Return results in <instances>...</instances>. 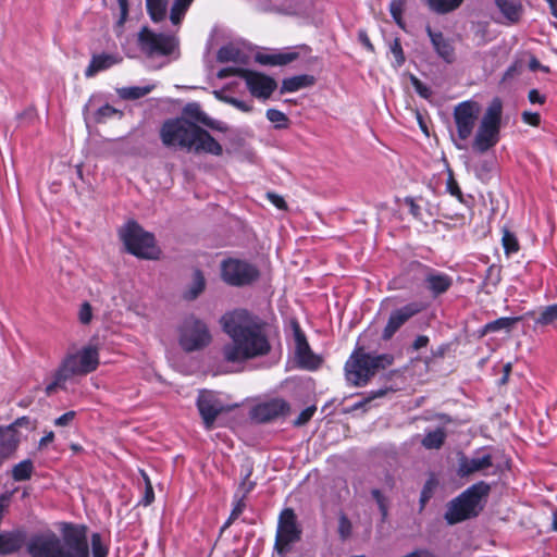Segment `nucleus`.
Wrapping results in <instances>:
<instances>
[{
  "label": "nucleus",
  "mask_w": 557,
  "mask_h": 557,
  "mask_svg": "<svg viewBox=\"0 0 557 557\" xmlns=\"http://www.w3.org/2000/svg\"><path fill=\"white\" fill-rule=\"evenodd\" d=\"M75 416H76L75 411H73V410L67 411L54 420V425L55 426H66L74 420Z\"/></svg>",
  "instance_id": "nucleus-60"
},
{
  "label": "nucleus",
  "mask_w": 557,
  "mask_h": 557,
  "mask_svg": "<svg viewBox=\"0 0 557 557\" xmlns=\"http://www.w3.org/2000/svg\"><path fill=\"white\" fill-rule=\"evenodd\" d=\"M557 322V304L544 307L536 317L535 326H546Z\"/></svg>",
  "instance_id": "nucleus-37"
},
{
  "label": "nucleus",
  "mask_w": 557,
  "mask_h": 557,
  "mask_svg": "<svg viewBox=\"0 0 557 557\" xmlns=\"http://www.w3.org/2000/svg\"><path fill=\"white\" fill-rule=\"evenodd\" d=\"M411 84L416 90V92L423 99H430L433 95L431 88L423 84L419 78L416 76H411Z\"/></svg>",
  "instance_id": "nucleus-48"
},
{
  "label": "nucleus",
  "mask_w": 557,
  "mask_h": 557,
  "mask_svg": "<svg viewBox=\"0 0 557 557\" xmlns=\"http://www.w3.org/2000/svg\"><path fill=\"white\" fill-rule=\"evenodd\" d=\"M206 287V278L200 270H195L193 273V281L189 287L184 293V298L187 300L196 299Z\"/></svg>",
  "instance_id": "nucleus-32"
},
{
  "label": "nucleus",
  "mask_w": 557,
  "mask_h": 557,
  "mask_svg": "<svg viewBox=\"0 0 557 557\" xmlns=\"http://www.w3.org/2000/svg\"><path fill=\"white\" fill-rule=\"evenodd\" d=\"M389 51L393 54L395 67H400L405 63V54L399 38H394L389 44Z\"/></svg>",
  "instance_id": "nucleus-43"
},
{
  "label": "nucleus",
  "mask_w": 557,
  "mask_h": 557,
  "mask_svg": "<svg viewBox=\"0 0 557 557\" xmlns=\"http://www.w3.org/2000/svg\"><path fill=\"white\" fill-rule=\"evenodd\" d=\"M528 99L533 104H543L546 100L545 96L542 95L537 89H531L528 94Z\"/></svg>",
  "instance_id": "nucleus-63"
},
{
  "label": "nucleus",
  "mask_w": 557,
  "mask_h": 557,
  "mask_svg": "<svg viewBox=\"0 0 557 557\" xmlns=\"http://www.w3.org/2000/svg\"><path fill=\"white\" fill-rule=\"evenodd\" d=\"M315 410H317V408L314 406H310V407L305 408L299 413L297 419L294 421V425H296V426L305 425L307 422H309L311 420V418L313 417Z\"/></svg>",
  "instance_id": "nucleus-52"
},
{
  "label": "nucleus",
  "mask_w": 557,
  "mask_h": 557,
  "mask_svg": "<svg viewBox=\"0 0 557 557\" xmlns=\"http://www.w3.org/2000/svg\"><path fill=\"white\" fill-rule=\"evenodd\" d=\"M403 8H404V3L403 1L400 0H394L391 2L389 4V12L394 18V21L397 23V25H399L400 27H404L403 25V18H401V15H403Z\"/></svg>",
  "instance_id": "nucleus-50"
},
{
  "label": "nucleus",
  "mask_w": 557,
  "mask_h": 557,
  "mask_svg": "<svg viewBox=\"0 0 557 557\" xmlns=\"http://www.w3.org/2000/svg\"><path fill=\"white\" fill-rule=\"evenodd\" d=\"M446 433L442 428L428 432L423 440L422 445L428 449H438L444 444Z\"/></svg>",
  "instance_id": "nucleus-35"
},
{
  "label": "nucleus",
  "mask_w": 557,
  "mask_h": 557,
  "mask_svg": "<svg viewBox=\"0 0 557 557\" xmlns=\"http://www.w3.org/2000/svg\"><path fill=\"white\" fill-rule=\"evenodd\" d=\"M301 529L292 508H285L278 516L274 547L281 555L290 549V545L298 542Z\"/></svg>",
  "instance_id": "nucleus-12"
},
{
  "label": "nucleus",
  "mask_w": 557,
  "mask_h": 557,
  "mask_svg": "<svg viewBox=\"0 0 557 557\" xmlns=\"http://www.w3.org/2000/svg\"><path fill=\"white\" fill-rule=\"evenodd\" d=\"M144 479L146 481V491H145V497H144L143 504L145 506H148L153 502L154 493H153V488L150 484V481H149L147 474H145V473H144Z\"/></svg>",
  "instance_id": "nucleus-61"
},
{
  "label": "nucleus",
  "mask_w": 557,
  "mask_h": 557,
  "mask_svg": "<svg viewBox=\"0 0 557 557\" xmlns=\"http://www.w3.org/2000/svg\"><path fill=\"white\" fill-rule=\"evenodd\" d=\"M424 284L434 297L446 293L453 285V277L444 272L426 268Z\"/></svg>",
  "instance_id": "nucleus-22"
},
{
  "label": "nucleus",
  "mask_w": 557,
  "mask_h": 557,
  "mask_svg": "<svg viewBox=\"0 0 557 557\" xmlns=\"http://www.w3.org/2000/svg\"><path fill=\"white\" fill-rule=\"evenodd\" d=\"M314 84V77L308 74H301L283 79L281 94L295 92Z\"/></svg>",
  "instance_id": "nucleus-30"
},
{
  "label": "nucleus",
  "mask_w": 557,
  "mask_h": 557,
  "mask_svg": "<svg viewBox=\"0 0 557 557\" xmlns=\"http://www.w3.org/2000/svg\"><path fill=\"white\" fill-rule=\"evenodd\" d=\"M138 47L148 57H178V39L173 34L154 33L143 27L138 33Z\"/></svg>",
  "instance_id": "nucleus-9"
},
{
  "label": "nucleus",
  "mask_w": 557,
  "mask_h": 557,
  "mask_svg": "<svg viewBox=\"0 0 557 557\" xmlns=\"http://www.w3.org/2000/svg\"><path fill=\"white\" fill-rule=\"evenodd\" d=\"M430 9L438 14H446L458 9L463 0H426Z\"/></svg>",
  "instance_id": "nucleus-36"
},
{
  "label": "nucleus",
  "mask_w": 557,
  "mask_h": 557,
  "mask_svg": "<svg viewBox=\"0 0 557 557\" xmlns=\"http://www.w3.org/2000/svg\"><path fill=\"white\" fill-rule=\"evenodd\" d=\"M127 251L138 258L157 259L159 249L152 234L145 232L136 222H127L121 232Z\"/></svg>",
  "instance_id": "nucleus-8"
},
{
  "label": "nucleus",
  "mask_w": 557,
  "mask_h": 557,
  "mask_svg": "<svg viewBox=\"0 0 557 557\" xmlns=\"http://www.w3.org/2000/svg\"><path fill=\"white\" fill-rule=\"evenodd\" d=\"M490 491V484L484 481H479L469 486L448 504L445 512L446 521L449 524H456L478 516L482 509L481 502L488 496Z\"/></svg>",
  "instance_id": "nucleus-5"
},
{
  "label": "nucleus",
  "mask_w": 557,
  "mask_h": 557,
  "mask_svg": "<svg viewBox=\"0 0 557 557\" xmlns=\"http://www.w3.org/2000/svg\"><path fill=\"white\" fill-rule=\"evenodd\" d=\"M371 495L374 498V500L376 502L379 509L381 511V515H382V520L384 521L387 518V513H388L387 499L383 495V493L377 488H373L371 491Z\"/></svg>",
  "instance_id": "nucleus-45"
},
{
  "label": "nucleus",
  "mask_w": 557,
  "mask_h": 557,
  "mask_svg": "<svg viewBox=\"0 0 557 557\" xmlns=\"http://www.w3.org/2000/svg\"><path fill=\"white\" fill-rule=\"evenodd\" d=\"M288 411L289 404L276 397L255 405L250 410V418L258 423H268L285 417Z\"/></svg>",
  "instance_id": "nucleus-16"
},
{
  "label": "nucleus",
  "mask_w": 557,
  "mask_h": 557,
  "mask_svg": "<svg viewBox=\"0 0 557 557\" xmlns=\"http://www.w3.org/2000/svg\"><path fill=\"white\" fill-rule=\"evenodd\" d=\"M216 58L221 63L234 62L238 64H246L249 60V55L235 44L222 46L218 51Z\"/></svg>",
  "instance_id": "nucleus-27"
},
{
  "label": "nucleus",
  "mask_w": 557,
  "mask_h": 557,
  "mask_svg": "<svg viewBox=\"0 0 557 557\" xmlns=\"http://www.w3.org/2000/svg\"><path fill=\"white\" fill-rule=\"evenodd\" d=\"M491 467H493V456L485 448H480L472 457L462 455L459 458L457 474L465 478L475 472H484Z\"/></svg>",
  "instance_id": "nucleus-20"
},
{
  "label": "nucleus",
  "mask_w": 557,
  "mask_h": 557,
  "mask_svg": "<svg viewBox=\"0 0 557 557\" xmlns=\"http://www.w3.org/2000/svg\"><path fill=\"white\" fill-rule=\"evenodd\" d=\"M298 58V52L296 51H284L276 53V65H286Z\"/></svg>",
  "instance_id": "nucleus-54"
},
{
  "label": "nucleus",
  "mask_w": 557,
  "mask_h": 557,
  "mask_svg": "<svg viewBox=\"0 0 557 557\" xmlns=\"http://www.w3.org/2000/svg\"><path fill=\"white\" fill-rule=\"evenodd\" d=\"M20 437L13 425L0 426V462L10 457L17 448Z\"/></svg>",
  "instance_id": "nucleus-26"
},
{
  "label": "nucleus",
  "mask_w": 557,
  "mask_h": 557,
  "mask_svg": "<svg viewBox=\"0 0 557 557\" xmlns=\"http://www.w3.org/2000/svg\"><path fill=\"white\" fill-rule=\"evenodd\" d=\"M425 309V305L421 301H412L400 308L393 310L384 326L381 338L389 341L397 331L405 325L412 317L419 314Z\"/></svg>",
  "instance_id": "nucleus-14"
},
{
  "label": "nucleus",
  "mask_w": 557,
  "mask_h": 557,
  "mask_svg": "<svg viewBox=\"0 0 557 557\" xmlns=\"http://www.w3.org/2000/svg\"><path fill=\"white\" fill-rule=\"evenodd\" d=\"M446 189L447 191L451 195V196H455L457 197L459 200H461L462 198V193L460 190V187L458 185V183L456 182V180L453 177V175L450 174L448 180H447V183H446Z\"/></svg>",
  "instance_id": "nucleus-56"
},
{
  "label": "nucleus",
  "mask_w": 557,
  "mask_h": 557,
  "mask_svg": "<svg viewBox=\"0 0 557 557\" xmlns=\"http://www.w3.org/2000/svg\"><path fill=\"white\" fill-rule=\"evenodd\" d=\"M197 119L202 124H205L206 126H208L212 129L220 131V132L226 131V126L223 122L210 119L209 116H207V114H205L202 112H199V114L197 115Z\"/></svg>",
  "instance_id": "nucleus-49"
},
{
  "label": "nucleus",
  "mask_w": 557,
  "mask_h": 557,
  "mask_svg": "<svg viewBox=\"0 0 557 557\" xmlns=\"http://www.w3.org/2000/svg\"><path fill=\"white\" fill-rule=\"evenodd\" d=\"M91 550L92 557H107L109 554V548L102 544L99 533L91 535Z\"/></svg>",
  "instance_id": "nucleus-44"
},
{
  "label": "nucleus",
  "mask_w": 557,
  "mask_h": 557,
  "mask_svg": "<svg viewBox=\"0 0 557 557\" xmlns=\"http://www.w3.org/2000/svg\"><path fill=\"white\" fill-rule=\"evenodd\" d=\"M497 9L508 24H516L520 21L523 7L518 0H495Z\"/></svg>",
  "instance_id": "nucleus-28"
},
{
  "label": "nucleus",
  "mask_w": 557,
  "mask_h": 557,
  "mask_svg": "<svg viewBox=\"0 0 557 557\" xmlns=\"http://www.w3.org/2000/svg\"><path fill=\"white\" fill-rule=\"evenodd\" d=\"M480 114V106L476 101L466 100L454 109V121L459 139H468L476 124Z\"/></svg>",
  "instance_id": "nucleus-13"
},
{
  "label": "nucleus",
  "mask_w": 557,
  "mask_h": 557,
  "mask_svg": "<svg viewBox=\"0 0 557 557\" xmlns=\"http://www.w3.org/2000/svg\"><path fill=\"white\" fill-rule=\"evenodd\" d=\"M195 134L191 151L197 153L207 152L213 156L222 154V146L210 135L208 131L197 126Z\"/></svg>",
  "instance_id": "nucleus-23"
},
{
  "label": "nucleus",
  "mask_w": 557,
  "mask_h": 557,
  "mask_svg": "<svg viewBox=\"0 0 557 557\" xmlns=\"http://www.w3.org/2000/svg\"><path fill=\"white\" fill-rule=\"evenodd\" d=\"M116 1H117L119 9H120V17H119V21L116 22V26L122 27L127 17V14H128V0H116Z\"/></svg>",
  "instance_id": "nucleus-59"
},
{
  "label": "nucleus",
  "mask_w": 557,
  "mask_h": 557,
  "mask_svg": "<svg viewBox=\"0 0 557 557\" xmlns=\"http://www.w3.org/2000/svg\"><path fill=\"white\" fill-rule=\"evenodd\" d=\"M194 0H174L170 10V21L178 27Z\"/></svg>",
  "instance_id": "nucleus-33"
},
{
  "label": "nucleus",
  "mask_w": 557,
  "mask_h": 557,
  "mask_svg": "<svg viewBox=\"0 0 557 557\" xmlns=\"http://www.w3.org/2000/svg\"><path fill=\"white\" fill-rule=\"evenodd\" d=\"M168 0H146L147 12L154 23L165 20L168 15Z\"/></svg>",
  "instance_id": "nucleus-31"
},
{
  "label": "nucleus",
  "mask_w": 557,
  "mask_h": 557,
  "mask_svg": "<svg viewBox=\"0 0 557 557\" xmlns=\"http://www.w3.org/2000/svg\"><path fill=\"white\" fill-rule=\"evenodd\" d=\"M220 272L222 281L233 287L251 285L260 276V271L255 264L237 258L224 259Z\"/></svg>",
  "instance_id": "nucleus-11"
},
{
  "label": "nucleus",
  "mask_w": 557,
  "mask_h": 557,
  "mask_svg": "<svg viewBox=\"0 0 557 557\" xmlns=\"http://www.w3.org/2000/svg\"><path fill=\"white\" fill-rule=\"evenodd\" d=\"M151 91V87L145 86H132V87H123L117 89V94L122 99L135 100L139 99Z\"/></svg>",
  "instance_id": "nucleus-38"
},
{
  "label": "nucleus",
  "mask_w": 557,
  "mask_h": 557,
  "mask_svg": "<svg viewBox=\"0 0 557 557\" xmlns=\"http://www.w3.org/2000/svg\"><path fill=\"white\" fill-rule=\"evenodd\" d=\"M34 463L30 459L22 460L12 468V478L16 482L26 481L32 478Z\"/></svg>",
  "instance_id": "nucleus-34"
},
{
  "label": "nucleus",
  "mask_w": 557,
  "mask_h": 557,
  "mask_svg": "<svg viewBox=\"0 0 557 557\" xmlns=\"http://www.w3.org/2000/svg\"><path fill=\"white\" fill-rule=\"evenodd\" d=\"M99 355L97 348L87 346L77 352L67 354L52 374V380L45 387L47 396L65 389L69 380L76 375H85L97 369Z\"/></svg>",
  "instance_id": "nucleus-3"
},
{
  "label": "nucleus",
  "mask_w": 557,
  "mask_h": 557,
  "mask_svg": "<svg viewBox=\"0 0 557 557\" xmlns=\"http://www.w3.org/2000/svg\"><path fill=\"white\" fill-rule=\"evenodd\" d=\"M371 495L374 498V500L376 502L379 509L381 511V515H382V520L384 521L387 518V513H388L387 499L383 495V493L377 488H373L371 491Z\"/></svg>",
  "instance_id": "nucleus-47"
},
{
  "label": "nucleus",
  "mask_w": 557,
  "mask_h": 557,
  "mask_svg": "<svg viewBox=\"0 0 557 557\" xmlns=\"http://www.w3.org/2000/svg\"><path fill=\"white\" fill-rule=\"evenodd\" d=\"M32 557H89L86 527L67 524L63 540L53 532L36 534L27 543Z\"/></svg>",
  "instance_id": "nucleus-2"
},
{
  "label": "nucleus",
  "mask_w": 557,
  "mask_h": 557,
  "mask_svg": "<svg viewBox=\"0 0 557 557\" xmlns=\"http://www.w3.org/2000/svg\"><path fill=\"white\" fill-rule=\"evenodd\" d=\"M245 507V502L243 499H239L232 509V512L225 523V527H228L233 521H235L243 513Z\"/></svg>",
  "instance_id": "nucleus-57"
},
{
  "label": "nucleus",
  "mask_w": 557,
  "mask_h": 557,
  "mask_svg": "<svg viewBox=\"0 0 557 557\" xmlns=\"http://www.w3.org/2000/svg\"><path fill=\"white\" fill-rule=\"evenodd\" d=\"M265 115L275 125V128H285L288 125L287 116L280 110L268 109Z\"/></svg>",
  "instance_id": "nucleus-41"
},
{
  "label": "nucleus",
  "mask_w": 557,
  "mask_h": 557,
  "mask_svg": "<svg viewBox=\"0 0 557 557\" xmlns=\"http://www.w3.org/2000/svg\"><path fill=\"white\" fill-rule=\"evenodd\" d=\"M257 61L264 65H276V53L271 54H257Z\"/></svg>",
  "instance_id": "nucleus-64"
},
{
  "label": "nucleus",
  "mask_w": 557,
  "mask_h": 557,
  "mask_svg": "<svg viewBox=\"0 0 557 557\" xmlns=\"http://www.w3.org/2000/svg\"><path fill=\"white\" fill-rule=\"evenodd\" d=\"M503 106L498 98H495L487 107L482 116L474 140L473 149L481 153L493 148L499 140Z\"/></svg>",
  "instance_id": "nucleus-6"
},
{
  "label": "nucleus",
  "mask_w": 557,
  "mask_h": 557,
  "mask_svg": "<svg viewBox=\"0 0 557 557\" xmlns=\"http://www.w3.org/2000/svg\"><path fill=\"white\" fill-rule=\"evenodd\" d=\"M502 243L507 256L517 253L520 249L516 235L507 228L503 230Z\"/></svg>",
  "instance_id": "nucleus-39"
},
{
  "label": "nucleus",
  "mask_w": 557,
  "mask_h": 557,
  "mask_svg": "<svg viewBox=\"0 0 557 557\" xmlns=\"http://www.w3.org/2000/svg\"><path fill=\"white\" fill-rule=\"evenodd\" d=\"M371 495L374 498V500L376 502L379 509L381 511V515H382V520L384 521L387 518V513H388L387 499L383 495V493L377 488H373L371 491Z\"/></svg>",
  "instance_id": "nucleus-46"
},
{
  "label": "nucleus",
  "mask_w": 557,
  "mask_h": 557,
  "mask_svg": "<svg viewBox=\"0 0 557 557\" xmlns=\"http://www.w3.org/2000/svg\"><path fill=\"white\" fill-rule=\"evenodd\" d=\"M197 125L185 119L166 120L160 129L162 144L168 148L191 151Z\"/></svg>",
  "instance_id": "nucleus-10"
},
{
  "label": "nucleus",
  "mask_w": 557,
  "mask_h": 557,
  "mask_svg": "<svg viewBox=\"0 0 557 557\" xmlns=\"http://www.w3.org/2000/svg\"><path fill=\"white\" fill-rule=\"evenodd\" d=\"M267 198L277 209H281V210L286 209V202L282 196L277 195L275 193H267Z\"/></svg>",
  "instance_id": "nucleus-62"
},
{
  "label": "nucleus",
  "mask_w": 557,
  "mask_h": 557,
  "mask_svg": "<svg viewBox=\"0 0 557 557\" xmlns=\"http://www.w3.org/2000/svg\"><path fill=\"white\" fill-rule=\"evenodd\" d=\"M393 362L392 354H372L357 347L344 366L346 382L355 387L366 386L376 372L386 369Z\"/></svg>",
  "instance_id": "nucleus-4"
},
{
  "label": "nucleus",
  "mask_w": 557,
  "mask_h": 557,
  "mask_svg": "<svg viewBox=\"0 0 557 557\" xmlns=\"http://www.w3.org/2000/svg\"><path fill=\"white\" fill-rule=\"evenodd\" d=\"M177 339L184 351L194 352L209 346L212 336L203 320L189 314L182 320L177 327Z\"/></svg>",
  "instance_id": "nucleus-7"
},
{
  "label": "nucleus",
  "mask_w": 557,
  "mask_h": 557,
  "mask_svg": "<svg viewBox=\"0 0 557 557\" xmlns=\"http://www.w3.org/2000/svg\"><path fill=\"white\" fill-rule=\"evenodd\" d=\"M196 405L207 431L214 428L218 416L226 410L225 404L211 391L200 392Z\"/></svg>",
  "instance_id": "nucleus-15"
},
{
  "label": "nucleus",
  "mask_w": 557,
  "mask_h": 557,
  "mask_svg": "<svg viewBox=\"0 0 557 557\" xmlns=\"http://www.w3.org/2000/svg\"><path fill=\"white\" fill-rule=\"evenodd\" d=\"M78 318L81 323L88 324L91 321L92 318V309L91 306L88 302H84L78 312Z\"/></svg>",
  "instance_id": "nucleus-55"
},
{
  "label": "nucleus",
  "mask_w": 557,
  "mask_h": 557,
  "mask_svg": "<svg viewBox=\"0 0 557 557\" xmlns=\"http://www.w3.org/2000/svg\"><path fill=\"white\" fill-rule=\"evenodd\" d=\"M27 533L24 529L0 532V556L18 553L26 544Z\"/></svg>",
  "instance_id": "nucleus-21"
},
{
  "label": "nucleus",
  "mask_w": 557,
  "mask_h": 557,
  "mask_svg": "<svg viewBox=\"0 0 557 557\" xmlns=\"http://www.w3.org/2000/svg\"><path fill=\"white\" fill-rule=\"evenodd\" d=\"M220 325L231 339L222 347L225 361L242 363L270 352L267 323L252 312L246 309L227 311L220 318Z\"/></svg>",
  "instance_id": "nucleus-1"
},
{
  "label": "nucleus",
  "mask_w": 557,
  "mask_h": 557,
  "mask_svg": "<svg viewBox=\"0 0 557 557\" xmlns=\"http://www.w3.org/2000/svg\"><path fill=\"white\" fill-rule=\"evenodd\" d=\"M122 61V57L117 53H100L94 54L89 65L85 70L86 77H92L101 71H106Z\"/></svg>",
  "instance_id": "nucleus-24"
},
{
  "label": "nucleus",
  "mask_w": 557,
  "mask_h": 557,
  "mask_svg": "<svg viewBox=\"0 0 557 557\" xmlns=\"http://www.w3.org/2000/svg\"><path fill=\"white\" fill-rule=\"evenodd\" d=\"M83 113L85 120H91L96 124H102L107 121L117 117L122 119L123 112L108 103L101 104V95H92L84 106Z\"/></svg>",
  "instance_id": "nucleus-19"
},
{
  "label": "nucleus",
  "mask_w": 557,
  "mask_h": 557,
  "mask_svg": "<svg viewBox=\"0 0 557 557\" xmlns=\"http://www.w3.org/2000/svg\"><path fill=\"white\" fill-rule=\"evenodd\" d=\"M386 393H387L386 388H380L377 391H372V392L369 393V395L367 397H364L360 401L356 403L354 405V408L355 409L363 408L368 403H370L371 400H373V399H375L377 397L384 396Z\"/></svg>",
  "instance_id": "nucleus-53"
},
{
  "label": "nucleus",
  "mask_w": 557,
  "mask_h": 557,
  "mask_svg": "<svg viewBox=\"0 0 557 557\" xmlns=\"http://www.w3.org/2000/svg\"><path fill=\"white\" fill-rule=\"evenodd\" d=\"M351 522L345 515H342L338 519V533L342 540H346L347 537H349L351 534Z\"/></svg>",
  "instance_id": "nucleus-51"
},
{
  "label": "nucleus",
  "mask_w": 557,
  "mask_h": 557,
  "mask_svg": "<svg viewBox=\"0 0 557 557\" xmlns=\"http://www.w3.org/2000/svg\"><path fill=\"white\" fill-rule=\"evenodd\" d=\"M436 481L431 478L429 480H426V482L424 483L423 487H422V491L420 493V510H423L426 503L431 499V497L433 496V493H434V490L436 487Z\"/></svg>",
  "instance_id": "nucleus-42"
},
{
  "label": "nucleus",
  "mask_w": 557,
  "mask_h": 557,
  "mask_svg": "<svg viewBox=\"0 0 557 557\" xmlns=\"http://www.w3.org/2000/svg\"><path fill=\"white\" fill-rule=\"evenodd\" d=\"M426 34L434 47V50L445 62L451 63L455 59V52L451 44L443 36L441 32H434L431 26H426Z\"/></svg>",
  "instance_id": "nucleus-25"
},
{
  "label": "nucleus",
  "mask_w": 557,
  "mask_h": 557,
  "mask_svg": "<svg viewBox=\"0 0 557 557\" xmlns=\"http://www.w3.org/2000/svg\"><path fill=\"white\" fill-rule=\"evenodd\" d=\"M294 341H295V357L298 366L306 370H317L322 359L314 355L308 344L305 333L301 331L298 323L294 324Z\"/></svg>",
  "instance_id": "nucleus-18"
},
{
  "label": "nucleus",
  "mask_w": 557,
  "mask_h": 557,
  "mask_svg": "<svg viewBox=\"0 0 557 557\" xmlns=\"http://www.w3.org/2000/svg\"><path fill=\"white\" fill-rule=\"evenodd\" d=\"M520 320V317H502L483 325L479 330V335L484 336L502 330L509 332Z\"/></svg>",
  "instance_id": "nucleus-29"
},
{
  "label": "nucleus",
  "mask_w": 557,
  "mask_h": 557,
  "mask_svg": "<svg viewBox=\"0 0 557 557\" xmlns=\"http://www.w3.org/2000/svg\"><path fill=\"white\" fill-rule=\"evenodd\" d=\"M502 280V268L497 264H491L486 269L485 277L483 284L488 287L492 286L496 288Z\"/></svg>",
  "instance_id": "nucleus-40"
},
{
  "label": "nucleus",
  "mask_w": 557,
  "mask_h": 557,
  "mask_svg": "<svg viewBox=\"0 0 557 557\" xmlns=\"http://www.w3.org/2000/svg\"><path fill=\"white\" fill-rule=\"evenodd\" d=\"M522 121L531 126H539L541 116L537 112L524 111L521 115Z\"/></svg>",
  "instance_id": "nucleus-58"
},
{
  "label": "nucleus",
  "mask_w": 557,
  "mask_h": 557,
  "mask_svg": "<svg viewBox=\"0 0 557 557\" xmlns=\"http://www.w3.org/2000/svg\"><path fill=\"white\" fill-rule=\"evenodd\" d=\"M234 72L245 79L247 88L256 98L265 100L270 98L277 87L276 82L264 74L243 69L235 70Z\"/></svg>",
  "instance_id": "nucleus-17"
}]
</instances>
